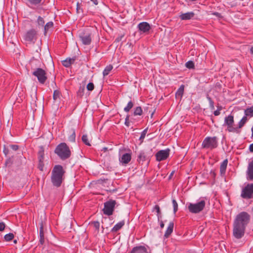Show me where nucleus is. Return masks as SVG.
Listing matches in <instances>:
<instances>
[{
	"mask_svg": "<svg viewBox=\"0 0 253 253\" xmlns=\"http://www.w3.org/2000/svg\"><path fill=\"white\" fill-rule=\"evenodd\" d=\"M185 66L186 68L191 69H194L195 68V65L194 63L192 61H188L185 63Z\"/></svg>",
	"mask_w": 253,
	"mask_h": 253,
	"instance_id": "79ce46f5",
	"label": "nucleus"
},
{
	"mask_svg": "<svg viewBox=\"0 0 253 253\" xmlns=\"http://www.w3.org/2000/svg\"><path fill=\"white\" fill-rule=\"evenodd\" d=\"M170 151L169 148L159 151L155 155L156 161L161 162L167 160L169 156Z\"/></svg>",
	"mask_w": 253,
	"mask_h": 253,
	"instance_id": "ddd939ff",
	"label": "nucleus"
},
{
	"mask_svg": "<svg viewBox=\"0 0 253 253\" xmlns=\"http://www.w3.org/2000/svg\"><path fill=\"white\" fill-rule=\"evenodd\" d=\"M195 13L191 11L182 13L179 15V17L182 20H187L192 19Z\"/></svg>",
	"mask_w": 253,
	"mask_h": 253,
	"instance_id": "5701e85b",
	"label": "nucleus"
},
{
	"mask_svg": "<svg viewBox=\"0 0 253 253\" xmlns=\"http://www.w3.org/2000/svg\"><path fill=\"white\" fill-rule=\"evenodd\" d=\"M143 113L142 109L140 106H137L134 109L133 115L134 116H141Z\"/></svg>",
	"mask_w": 253,
	"mask_h": 253,
	"instance_id": "72a5a7b5",
	"label": "nucleus"
},
{
	"mask_svg": "<svg viewBox=\"0 0 253 253\" xmlns=\"http://www.w3.org/2000/svg\"><path fill=\"white\" fill-rule=\"evenodd\" d=\"M218 140L216 136H207L204 139L202 147L204 149L213 150L218 147Z\"/></svg>",
	"mask_w": 253,
	"mask_h": 253,
	"instance_id": "39448f33",
	"label": "nucleus"
},
{
	"mask_svg": "<svg viewBox=\"0 0 253 253\" xmlns=\"http://www.w3.org/2000/svg\"><path fill=\"white\" fill-rule=\"evenodd\" d=\"M129 115H127L126 116V119H125V125L128 127L130 125V122H129Z\"/></svg>",
	"mask_w": 253,
	"mask_h": 253,
	"instance_id": "8fccbe9b",
	"label": "nucleus"
},
{
	"mask_svg": "<svg viewBox=\"0 0 253 253\" xmlns=\"http://www.w3.org/2000/svg\"><path fill=\"white\" fill-rule=\"evenodd\" d=\"M251 131H252V137L253 138V126L252 127Z\"/></svg>",
	"mask_w": 253,
	"mask_h": 253,
	"instance_id": "774afa93",
	"label": "nucleus"
},
{
	"mask_svg": "<svg viewBox=\"0 0 253 253\" xmlns=\"http://www.w3.org/2000/svg\"><path fill=\"white\" fill-rule=\"evenodd\" d=\"M84 86H80L79 88V90H78V91L77 92L78 96H79L80 97H82L84 94Z\"/></svg>",
	"mask_w": 253,
	"mask_h": 253,
	"instance_id": "ea45409f",
	"label": "nucleus"
},
{
	"mask_svg": "<svg viewBox=\"0 0 253 253\" xmlns=\"http://www.w3.org/2000/svg\"><path fill=\"white\" fill-rule=\"evenodd\" d=\"M222 109V107L221 106H217V110H219V112H220V111Z\"/></svg>",
	"mask_w": 253,
	"mask_h": 253,
	"instance_id": "338daca9",
	"label": "nucleus"
},
{
	"mask_svg": "<svg viewBox=\"0 0 253 253\" xmlns=\"http://www.w3.org/2000/svg\"><path fill=\"white\" fill-rule=\"evenodd\" d=\"M148 129V127L146 128L141 132L140 137H139V140L140 141L141 143H142L143 142V140H144V139L146 136V134L147 132Z\"/></svg>",
	"mask_w": 253,
	"mask_h": 253,
	"instance_id": "a19ab883",
	"label": "nucleus"
},
{
	"mask_svg": "<svg viewBox=\"0 0 253 253\" xmlns=\"http://www.w3.org/2000/svg\"><path fill=\"white\" fill-rule=\"evenodd\" d=\"M38 164L37 168L40 171H43L44 166V149L43 146L39 147V150L38 152Z\"/></svg>",
	"mask_w": 253,
	"mask_h": 253,
	"instance_id": "f8f14e48",
	"label": "nucleus"
},
{
	"mask_svg": "<svg viewBox=\"0 0 253 253\" xmlns=\"http://www.w3.org/2000/svg\"><path fill=\"white\" fill-rule=\"evenodd\" d=\"M61 95V92L58 90H55L53 92V99L54 101H56L57 99H60V96Z\"/></svg>",
	"mask_w": 253,
	"mask_h": 253,
	"instance_id": "e433bc0d",
	"label": "nucleus"
},
{
	"mask_svg": "<svg viewBox=\"0 0 253 253\" xmlns=\"http://www.w3.org/2000/svg\"><path fill=\"white\" fill-rule=\"evenodd\" d=\"M80 4H81V3L79 2H78L77 3L76 11L78 13H80L83 12V10L81 7Z\"/></svg>",
	"mask_w": 253,
	"mask_h": 253,
	"instance_id": "09e8293b",
	"label": "nucleus"
},
{
	"mask_svg": "<svg viewBox=\"0 0 253 253\" xmlns=\"http://www.w3.org/2000/svg\"><path fill=\"white\" fill-rule=\"evenodd\" d=\"M7 158L4 162V167L6 168L14 167L16 169H19L22 165L23 159H25L22 155H12L6 157Z\"/></svg>",
	"mask_w": 253,
	"mask_h": 253,
	"instance_id": "20e7f679",
	"label": "nucleus"
},
{
	"mask_svg": "<svg viewBox=\"0 0 253 253\" xmlns=\"http://www.w3.org/2000/svg\"><path fill=\"white\" fill-rule=\"evenodd\" d=\"M44 2V0H27V5L31 8H34L33 6H37L41 3L42 4Z\"/></svg>",
	"mask_w": 253,
	"mask_h": 253,
	"instance_id": "412c9836",
	"label": "nucleus"
},
{
	"mask_svg": "<svg viewBox=\"0 0 253 253\" xmlns=\"http://www.w3.org/2000/svg\"><path fill=\"white\" fill-rule=\"evenodd\" d=\"M92 224L93 225V226L95 228L96 230L98 232L100 227L99 222L98 221H94L92 222Z\"/></svg>",
	"mask_w": 253,
	"mask_h": 253,
	"instance_id": "a18cd8bd",
	"label": "nucleus"
},
{
	"mask_svg": "<svg viewBox=\"0 0 253 253\" xmlns=\"http://www.w3.org/2000/svg\"><path fill=\"white\" fill-rule=\"evenodd\" d=\"M19 146L17 144H7L3 145V152L5 157L11 154L12 151L16 152L19 149Z\"/></svg>",
	"mask_w": 253,
	"mask_h": 253,
	"instance_id": "4468645a",
	"label": "nucleus"
},
{
	"mask_svg": "<svg viewBox=\"0 0 253 253\" xmlns=\"http://www.w3.org/2000/svg\"><path fill=\"white\" fill-rule=\"evenodd\" d=\"M173 173H174V171H172L171 172V173L170 174V175H169V179H170L171 178V177L172 176V175H173Z\"/></svg>",
	"mask_w": 253,
	"mask_h": 253,
	"instance_id": "e2e57ef3",
	"label": "nucleus"
},
{
	"mask_svg": "<svg viewBox=\"0 0 253 253\" xmlns=\"http://www.w3.org/2000/svg\"><path fill=\"white\" fill-rule=\"evenodd\" d=\"M124 37V35H121V36H119V37H118L116 40H115V42H119L120 41H121L122 39L123 38V37Z\"/></svg>",
	"mask_w": 253,
	"mask_h": 253,
	"instance_id": "5fc2aeb1",
	"label": "nucleus"
},
{
	"mask_svg": "<svg viewBox=\"0 0 253 253\" xmlns=\"http://www.w3.org/2000/svg\"><path fill=\"white\" fill-rule=\"evenodd\" d=\"M131 159V155L130 153H125L123 154L120 159V161L123 164H127Z\"/></svg>",
	"mask_w": 253,
	"mask_h": 253,
	"instance_id": "4be33fe9",
	"label": "nucleus"
},
{
	"mask_svg": "<svg viewBox=\"0 0 253 253\" xmlns=\"http://www.w3.org/2000/svg\"><path fill=\"white\" fill-rule=\"evenodd\" d=\"M80 38L83 43L84 45H89L91 42L92 38L91 33H87L86 34L83 33L82 35L80 36Z\"/></svg>",
	"mask_w": 253,
	"mask_h": 253,
	"instance_id": "a211bd4d",
	"label": "nucleus"
},
{
	"mask_svg": "<svg viewBox=\"0 0 253 253\" xmlns=\"http://www.w3.org/2000/svg\"><path fill=\"white\" fill-rule=\"evenodd\" d=\"M70 61V64L71 65L72 64H73L75 62V61L77 59V56H73L72 58H67Z\"/></svg>",
	"mask_w": 253,
	"mask_h": 253,
	"instance_id": "3c124183",
	"label": "nucleus"
},
{
	"mask_svg": "<svg viewBox=\"0 0 253 253\" xmlns=\"http://www.w3.org/2000/svg\"><path fill=\"white\" fill-rule=\"evenodd\" d=\"M234 123V116L230 115L225 118L224 125L227 126V130L228 132H235L238 134L240 133L241 131L240 129H239L238 128L233 127V125Z\"/></svg>",
	"mask_w": 253,
	"mask_h": 253,
	"instance_id": "1a4fd4ad",
	"label": "nucleus"
},
{
	"mask_svg": "<svg viewBox=\"0 0 253 253\" xmlns=\"http://www.w3.org/2000/svg\"><path fill=\"white\" fill-rule=\"evenodd\" d=\"M206 97H207V99L209 101L210 109L211 110H214V101L212 100V98L209 96V94H207Z\"/></svg>",
	"mask_w": 253,
	"mask_h": 253,
	"instance_id": "58836bf2",
	"label": "nucleus"
},
{
	"mask_svg": "<svg viewBox=\"0 0 253 253\" xmlns=\"http://www.w3.org/2000/svg\"><path fill=\"white\" fill-rule=\"evenodd\" d=\"M148 161V163L150 161V157L148 156L147 153L144 151H141L139 155L137 156V161L139 164L143 165L144 162Z\"/></svg>",
	"mask_w": 253,
	"mask_h": 253,
	"instance_id": "2eb2a0df",
	"label": "nucleus"
},
{
	"mask_svg": "<svg viewBox=\"0 0 253 253\" xmlns=\"http://www.w3.org/2000/svg\"><path fill=\"white\" fill-rule=\"evenodd\" d=\"M250 52L251 54H253V46L250 48Z\"/></svg>",
	"mask_w": 253,
	"mask_h": 253,
	"instance_id": "0e129e2a",
	"label": "nucleus"
},
{
	"mask_svg": "<svg viewBox=\"0 0 253 253\" xmlns=\"http://www.w3.org/2000/svg\"><path fill=\"white\" fill-rule=\"evenodd\" d=\"M113 66L111 64L107 65L103 71V75L104 77L108 75L110 71L113 69Z\"/></svg>",
	"mask_w": 253,
	"mask_h": 253,
	"instance_id": "473e14b6",
	"label": "nucleus"
},
{
	"mask_svg": "<svg viewBox=\"0 0 253 253\" xmlns=\"http://www.w3.org/2000/svg\"><path fill=\"white\" fill-rule=\"evenodd\" d=\"M117 203L115 200L110 199L104 203V207L103 209L105 215L110 216L113 214Z\"/></svg>",
	"mask_w": 253,
	"mask_h": 253,
	"instance_id": "6e6552de",
	"label": "nucleus"
},
{
	"mask_svg": "<svg viewBox=\"0 0 253 253\" xmlns=\"http://www.w3.org/2000/svg\"><path fill=\"white\" fill-rule=\"evenodd\" d=\"M54 152L62 161L70 158L71 151L65 142H61L57 145Z\"/></svg>",
	"mask_w": 253,
	"mask_h": 253,
	"instance_id": "7ed1b4c3",
	"label": "nucleus"
},
{
	"mask_svg": "<svg viewBox=\"0 0 253 253\" xmlns=\"http://www.w3.org/2000/svg\"><path fill=\"white\" fill-rule=\"evenodd\" d=\"M128 253H148V250L144 246L134 247Z\"/></svg>",
	"mask_w": 253,
	"mask_h": 253,
	"instance_id": "6ab92c4d",
	"label": "nucleus"
},
{
	"mask_svg": "<svg viewBox=\"0 0 253 253\" xmlns=\"http://www.w3.org/2000/svg\"><path fill=\"white\" fill-rule=\"evenodd\" d=\"M228 160L227 159L224 160L221 164L220 166V173L221 176H223L225 175L226 170L227 166Z\"/></svg>",
	"mask_w": 253,
	"mask_h": 253,
	"instance_id": "a878e982",
	"label": "nucleus"
},
{
	"mask_svg": "<svg viewBox=\"0 0 253 253\" xmlns=\"http://www.w3.org/2000/svg\"><path fill=\"white\" fill-rule=\"evenodd\" d=\"M38 31L35 29L28 30L23 35V40L28 43H35L38 39Z\"/></svg>",
	"mask_w": 253,
	"mask_h": 253,
	"instance_id": "423d86ee",
	"label": "nucleus"
},
{
	"mask_svg": "<svg viewBox=\"0 0 253 253\" xmlns=\"http://www.w3.org/2000/svg\"><path fill=\"white\" fill-rule=\"evenodd\" d=\"M220 114V112H219V110H218L217 109L216 110L214 111L213 112V114L216 116L219 115Z\"/></svg>",
	"mask_w": 253,
	"mask_h": 253,
	"instance_id": "4d7b16f0",
	"label": "nucleus"
},
{
	"mask_svg": "<svg viewBox=\"0 0 253 253\" xmlns=\"http://www.w3.org/2000/svg\"><path fill=\"white\" fill-rule=\"evenodd\" d=\"M250 218V215L246 211L241 212L236 215L233 223V236L235 238L240 239L244 236Z\"/></svg>",
	"mask_w": 253,
	"mask_h": 253,
	"instance_id": "f257e3e1",
	"label": "nucleus"
},
{
	"mask_svg": "<svg viewBox=\"0 0 253 253\" xmlns=\"http://www.w3.org/2000/svg\"><path fill=\"white\" fill-rule=\"evenodd\" d=\"M157 217H158V221L160 220V219L162 217V215H161V211H160V213H157Z\"/></svg>",
	"mask_w": 253,
	"mask_h": 253,
	"instance_id": "052dcab7",
	"label": "nucleus"
},
{
	"mask_svg": "<svg viewBox=\"0 0 253 253\" xmlns=\"http://www.w3.org/2000/svg\"><path fill=\"white\" fill-rule=\"evenodd\" d=\"M54 26V23L52 21H49L47 22L44 26V35L45 36L48 31L51 29L53 28Z\"/></svg>",
	"mask_w": 253,
	"mask_h": 253,
	"instance_id": "c85d7f7f",
	"label": "nucleus"
},
{
	"mask_svg": "<svg viewBox=\"0 0 253 253\" xmlns=\"http://www.w3.org/2000/svg\"><path fill=\"white\" fill-rule=\"evenodd\" d=\"M29 64L31 69L34 71L37 70V68H41L42 62L39 59H36L34 57L31 59Z\"/></svg>",
	"mask_w": 253,
	"mask_h": 253,
	"instance_id": "dca6fc26",
	"label": "nucleus"
},
{
	"mask_svg": "<svg viewBox=\"0 0 253 253\" xmlns=\"http://www.w3.org/2000/svg\"><path fill=\"white\" fill-rule=\"evenodd\" d=\"M155 210L157 213H160V211H161L159 205H155L154 207V209L153 210V211Z\"/></svg>",
	"mask_w": 253,
	"mask_h": 253,
	"instance_id": "603ef678",
	"label": "nucleus"
},
{
	"mask_svg": "<svg viewBox=\"0 0 253 253\" xmlns=\"http://www.w3.org/2000/svg\"><path fill=\"white\" fill-rule=\"evenodd\" d=\"M241 197L244 199L253 198V183H248L242 188Z\"/></svg>",
	"mask_w": 253,
	"mask_h": 253,
	"instance_id": "9d476101",
	"label": "nucleus"
},
{
	"mask_svg": "<svg viewBox=\"0 0 253 253\" xmlns=\"http://www.w3.org/2000/svg\"><path fill=\"white\" fill-rule=\"evenodd\" d=\"M70 62V61L67 58L65 60L62 61V65L65 67L69 68L71 66Z\"/></svg>",
	"mask_w": 253,
	"mask_h": 253,
	"instance_id": "c03bdc74",
	"label": "nucleus"
},
{
	"mask_svg": "<svg viewBox=\"0 0 253 253\" xmlns=\"http://www.w3.org/2000/svg\"><path fill=\"white\" fill-rule=\"evenodd\" d=\"M206 206V202L204 200L195 203H189L188 206V209L190 212L192 213H198L202 211Z\"/></svg>",
	"mask_w": 253,
	"mask_h": 253,
	"instance_id": "0eeeda50",
	"label": "nucleus"
},
{
	"mask_svg": "<svg viewBox=\"0 0 253 253\" xmlns=\"http://www.w3.org/2000/svg\"><path fill=\"white\" fill-rule=\"evenodd\" d=\"M40 243L41 245H43L44 243V236L42 221L40 222Z\"/></svg>",
	"mask_w": 253,
	"mask_h": 253,
	"instance_id": "393cba45",
	"label": "nucleus"
},
{
	"mask_svg": "<svg viewBox=\"0 0 253 253\" xmlns=\"http://www.w3.org/2000/svg\"><path fill=\"white\" fill-rule=\"evenodd\" d=\"M32 75L37 77L38 82L42 84H44L47 79L46 72L42 68H37L33 72Z\"/></svg>",
	"mask_w": 253,
	"mask_h": 253,
	"instance_id": "9b49d317",
	"label": "nucleus"
},
{
	"mask_svg": "<svg viewBox=\"0 0 253 253\" xmlns=\"http://www.w3.org/2000/svg\"><path fill=\"white\" fill-rule=\"evenodd\" d=\"M134 106V102L130 100L127 104V105L124 108V110L126 112H128L132 108V107Z\"/></svg>",
	"mask_w": 253,
	"mask_h": 253,
	"instance_id": "f704fd0d",
	"label": "nucleus"
},
{
	"mask_svg": "<svg viewBox=\"0 0 253 253\" xmlns=\"http://www.w3.org/2000/svg\"><path fill=\"white\" fill-rule=\"evenodd\" d=\"M90 1H92L95 5L98 4V0H90Z\"/></svg>",
	"mask_w": 253,
	"mask_h": 253,
	"instance_id": "680f3d73",
	"label": "nucleus"
},
{
	"mask_svg": "<svg viewBox=\"0 0 253 253\" xmlns=\"http://www.w3.org/2000/svg\"><path fill=\"white\" fill-rule=\"evenodd\" d=\"M5 227V225L4 223V222H0V231H2L4 230V228Z\"/></svg>",
	"mask_w": 253,
	"mask_h": 253,
	"instance_id": "864d4df0",
	"label": "nucleus"
},
{
	"mask_svg": "<svg viewBox=\"0 0 253 253\" xmlns=\"http://www.w3.org/2000/svg\"><path fill=\"white\" fill-rule=\"evenodd\" d=\"M14 237V234L12 233H9L4 236V241L6 242L11 241Z\"/></svg>",
	"mask_w": 253,
	"mask_h": 253,
	"instance_id": "c9c22d12",
	"label": "nucleus"
},
{
	"mask_svg": "<svg viewBox=\"0 0 253 253\" xmlns=\"http://www.w3.org/2000/svg\"><path fill=\"white\" fill-rule=\"evenodd\" d=\"M125 220H122L120 222L117 223L115 226L112 228L111 232L112 233L117 232L118 231L120 230L125 225Z\"/></svg>",
	"mask_w": 253,
	"mask_h": 253,
	"instance_id": "bb28decb",
	"label": "nucleus"
},
{
	"mask_svg": "<svg viewBox=\"0 0 253 253\" xmlns=\"http://www.w3.org/2000/svg\"><path fill=\"white\" fill-rule=\"evenodd\" d=\"M87 89L88 91H92L94 88V85L93 83H89L86 86Z\"/></svg>",
	"mask_w": 253,
	"mask_h": 253,
	"instance_id": "de8ad7c7",
	"label": "nucleus"
},
{
	"mask_svg": "<svg viewBox=\"0 0 253 253\" xmlns=\"http://www.w3.org/2000/svg\"><path fill=\"white\" fill-rule=\"evenodd\" d=\"M245 116H246L247 118L248 117L250 118L253 117V106L247 108L245 110Z\"/></svg>",
	"mask_w": 253,
	"mask_h": 253,
	"instance_id": "2f4dec72",
	"label": "nucleus"
},
{
	"mask_svg": "<svg viewBox=\"0 0 253 253\" xmlns=\"http://www.w3.org/2000/svg\"><path fill=\"white\" fill-rule=\"evenodd\" d=\"M138 30L142 33H145L148 32L151 29L150 24L146 22L140 23L137 26Z\"/></svg>",
	"mask_w": 253,
	"mask_h": 253,
	"instance_id": "f3484780",
	"label": "nucleus"
},
{
	"mask_svg": "<svg viewBox=\"0 0 253 253\" xmlns=\"http://www.w3.org/2000/svg\"><path fill=\"white\" fill-rule=\"evenodd\" d=\"M37 25L39 27H43L45 22L43 18L41 16H38L37 20Z\"/></svg>",
	"mask_w": 253,
	"mask_h": 253,
	"instance_id": "4c0bfd02",
	"label": "nucleus"
},
{
	"mask_svg": "<svg viewBox=\"0 0 253 253\" xmlns=\"http://www.w3.org/2000/svg\"><path fill=\"white\" fill-rule=\"evenodd\" d=\"M249 150L251 152L253 153V143L250 145Z\"/></svg>",
	"mask_w": 253,
	"mask_h": 253,
	"instance_id": "13d9d810",
	"label": "nucleus"
},
{
	"mask_svg": "<svg viewBox=\"0 0 253 253\" xmlns=\"http://www.w3.org/2000/svg\"><path fill=\"white\" fill-rule=\"evenodd\" d=\"M82 140L83 142L87 146H90V144L89 142V141L87 138V136L86 134H84L82 137Z\"/></svg>",
	"mask_w": 253,
	"mask_h": 253,
	"instance_id": "37998d69",
	"label": "nucleus"
},
{
	"mask_svg": "<svg viewBox=\"0 0 253 253\" xmlns=\"http://www.w3.org/2000/svg\"><path fill=\"white\" fill-rule=\"evenodd\" d=\"M184 91V85L181 84L175 93V97H179L181 98L183 96Z\"/></svg>",
	"mask_w": 253,
	"mask_h": 253,
	"instance_id": "cd10ccee",
	"label": "nucleus"
},
{
	"mask_svg": "<svg viewBox=\"0 0 253 253\" xmlns=\"http://www.w3.org/2000/svg\"><path fill=\"white\" fill-rule=\"evenodd\" d=\"M174 227V223L171 221L170 222L169 226L167 228V230L165 232L164 234V237L165 238H168L170 235V234L172 233Z\"/></svg>",
	"mask_w": 253,
	"mask_h": 253,
	"instance_id": "b1692460",
	"label": "nucleus"
},
{
	"mask_svg": "<svg viewBox=\"0 0 253 253\" xmlns=\"http://www.w3.org/2000/svg\"><path fill=\"white\" fill-rule=\"evenodd\" d=\"M248 120V118L246 116H244L242 119L240 120V121L238 123V127H236V128H238L239 129L241 128L242 127L244 126V125L246 124V123L247 122Z\"/></svg>",
	"mask_w": 253,
	"mask_h": 253,
	"instance_id": "c756f323",
	"label": "nucleus"
},
{
	"mask_svg": "<svg viewBox=\"0 0 253 253\" xmlns=\"http://www.w3.org/2000/svg\"><path fill=\"white\" fill-rule=\"evenodd\" d=\"M211 175L214 179L216 177V174L214 170H211L210 172Z\"/></svg>",
	"mask_w": 253,
	"mask_h": 253,
	"instance_id": "6e6d98bb",
	"label": "nucleus"
},
{
	"mask_svg": "<svg viewBox=\"0 0 253 253\" xmlns=\"http://www.w3.org/2000/svg\"><path fill=\"white\" fill-rule=\"evenodd\" d=\"M247 178L248 180H253V160L249 164L247 171Z\"/></svg>",
	"mask_w": 253,
	"mask_h": 253,
	"instance_id": "aec40b11",
	"label": "nucleus"
},
{
	"mask_svg": "<svg viewBox=\"0 0 253 253\" xmlns=\"http://www.w3.org/2000/svg\"><path fill=\"white\" fill-rule=\"evenodd\" d=\"M160 227L161 228H163L164 227V225H165L164 222L163 221H162V220L160 221Z\"/></svg>",
	"mask_w": 253,
	"mask_h": 253,
	"instance_id": "bf43d9fd",
	"label": "nucleus"
},
{
	"mask_svg": "<svg viewBox=\"0 0 253 253\" xmlns=\"http://www.w3.org/2000/svg\"><path fill=\"white\" fill-rule=\"evenodd\" d=\"M108 150V148L107 147H104L102 148V151H104V152H106Z\"/></svg>",
	"mask_w": 253,
	"mask_h": 253,
	"instance_id": "69168bd1",
	"label": "nucleus"
},
{
	"mask_svg": "<svg viewBox=\"0 0 253 253\" xmlns=\"http://www.w3.org/2000/svg\"><path fill=\"white\" fill-rule=\"evenodd\" d=\"M172 203L173 207V212L175 213L178 210V204L175 199L172 200Z\"/></svg>",
	"mask_w": 253,
	"mask_h": 253,
	"instance_id": "49530a36",
	"label": "nucleus"
},
{
	"mask_svg": "<svg viewBox=\"0 0 253 253\" xmlns=\"http://www.w3.org/2000/svg\"><path fill=\"white\" fill-rule=\"evenodd\" d=\"M71 131V134L68 137V140L69 141L71 142H75L76 141V131L75 129L74 128H72L70 130Z\"/></svg>",
	"mask_w": 253,
	"mask_h": 253,
	"instance_id": "7c9ffc66",
	"label": "nucleus"
},
{
	"mask_svg": "<svg viewBox=\"0 0 253 253\" xmlns=\"http://www.w3.org/2000/svg\"><path fill=\"white\" fill-rule=\"evenodd\" d=\"M65 173V171L62 166L56 165L54 166L51 175V181L54 186L56 187L61 186L64 180Z\"/></svg>",
	"mask_w": 253,
	"mask_h": 253,
	"instance_id": "f03ea898",
	"label": "nucleus"
}]
</instances>
